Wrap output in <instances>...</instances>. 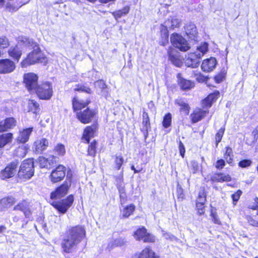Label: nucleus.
Segmentation results:
<instances>
[{
  "label": "nucleus",
  "mask_w": 258,
  "mask_h": 258,
  "mask_svg": "<svg viewBox=\"0 0 258 258\" xmlns=\"http://www.w3.org/2000/svg\"><path fill=\"white\" fill-rule=\"evenodd\" d=\"M181 24V20L176 18H172L171 20L168 19L165 22L164 27H169L172 29L179 27ZM163 26V25H162Z\"/></svg>",
  "instance_id": "33"
},
{
  "label": "nucleus",
  "mask_w": 258,
  "mask_h": 258,
  "mask_svg": "<svg viewBox=\"0 0 258 258\" xmlns=\"http://www.w3.org/2000/svg\"><path fill=\"white\" fill-rule=\"evenodd\" d=\"M134 236L136 240H143L145 242H154L155 241L154 236L147 233L146 229L144 227L137 230L134 233Z\"/></svg>",
  "instance_id": "12"
},
{
  "label": "nucleus",
  "mask_w": 258,
  "mask_h": 258,
  "mask_svg": "<svg viewBox=\"0 0 258 258\" xmlns=\"http://www.w3.org/2000/svg\"><path fill=\"white\" fill-rule=\"evenodd\" d=\"M126 242V241L124 238L121 237H118L116 239H114V245L116 246H121L123 245Z\"/></svg>",
  "instance_id": "53"
},
{
  "label": "nucleus",
  "mask_w": 258,
  "mask_h": 258,
  "mask_svg": "<svg viewBox=\"0 0 258 258\" xmlns=\"http://www.w3.org/2000/svg\"><path fill=\"white\" fill-rule=\"evenodd\" d=\"M49 144L48 141L45 138H41L34 142L35 150L37 153H41L45 150Z\"/></svg>",
  "instance_id": "22"
},
{
  "label": "nucleus",
  "mask_w": 258,
  "mask_h": 258,
  "mask_svg": "<svg viewBox=\"0 0 258 258\" xmlns=\"http://www.w3.org/2000/svg\"><path fill=\"white\" fill-rule=\"evenodd\" d=\"M115 247H116V246L114 245V239L110 240L107 245V249L110 251Z\"/></svg>",
  "instance_id": "64"
},
{
  "label": "nucleus",
  "mask_w": 258,
  "mask_h": 258,
  "mask_svg": "<svg viewBox=\"0 0 258 258\" xmlns=\"http://www.w3.org/2000/svg\"><path fill=\"white\" fill-rule=\"evenodd\" d=\"M96 142L94 141L89 146L88 152V154L90 156H94L96 154Z\"/></svg>",
  "instance_id": "48"
},
{
  "label": "nucleus",
  "mask_w": 258,
  "mask_h": 258,
  "mask_svg": "<svg viewBox=\"0 0 258 258\" xmlns=\"http://www.w3.org/2000/svg\"><path fill=\"white\" fill-rule=\"evenodd\" d=\"M217 64V60L214 57H210L203 60L201 68L205 72H210L212 71Z\"/></svg>",
  "instance_id": "18"
},
{
  "label": "nucleus",
  "mask_w": 258,
  "mask_h": 258,
  "mask_svg": "<svg viewBox=\"0 0 258 258\" xmlns=\"http://www.w3.org/2000/svg\"><path fill=\"white\" fill-rule=\"evenodd\" d=\"M47 159L48 161V165L49 166L53 165L55 163L57 158L54 156H50Z\"/></svg>",
  "instance_id": "60"
},
{
  "label": "nucleus",
  "mask_w": 258,
  "mask_h": 258,
  "mask_svg": "<svg viewBox=\"0 0 258 258\" xmlns=\"http://www.w3.org/2000/svg\"><path fill=\"white\" fill-rule=\"evenodd\" d=\"M175 104L180 107V111L184 112L185 114L189 113V107L187 102L184 99L179 98H177L175 101Z\"/></svg>",
  "instance_id": "31"
},
{
  "label": "nucleus",
  "mask_w": 258,
  "mask_h": 258,
  "mask_svg": "<svg viewBox=\"0 0 258 258\" xmlns=\"http://www.w3.org/2000/svg\"><path fill=\"white\" fill-rule=\"evenodd\" d=\"M169 60L173 64L177 67H180L183 63L182 59L179 53L174 49L168 51Z\"/></svg>",
  "instance_id": "16"
},
{
  "label": "nucleus",
  "mask_w": 258,
  "mask_h": 258,
  "mask_svg": "<svg viewBox=\"0 0 258 258\" xmlns=\"http://www.w3.org/2000/svg\"><path fill=\"white\" fill-rule=\"evenodd\" d=\"M219 95L220 93L218 91L209 94L206 98L203 100L202 106L204 108L210 107L212 103L218 98Z\"/></svg>",
  "instance_id": "20"
},
{
  "label": "nucleus",
  "mask_w": 258,
  "mask_h": 258,
  "mask_svg": "<svg viewBox=\"0 0 258 258\" xmlns=\"http://www.w3.org/2000/svg\"><path fill=\"white\" fill-rule=\"evenodd\" d=\"M71 185V181H65L62 185L51 192L50 198L51 199H60L64 197L68 192L69 186Z\"/></svg>",
  "instance_id": "13"
},
{
  "label": "nucleus",
  "mask_w": 258,
  "mask_h": 258,
  "mask_svg": "<svg viewBox=\"0 0 258 258\" xmlns=\"http://www.w3.org/2000/svg\"><path fill=\"white\" fill-rule=\"evenodd\" d=\"M201 58L200 54L195 52L190 53L185 59V63L188 67L196 68L199 66Z\"/></svg>",
  "instance_id": "14"
},
{
  "label": "nucleus",
  "mask_w": 258,
  "mask_h": 258,
  "mask_svg": "<svg viewBox=\"0 0 258 258\" xmlns=\"http://www.w3.org/2000/svg\"><path fill=\"white\" fill-rule=\"evenodd\" d=\"M95 114V111L93 109H90L89 108L85 109L82 112V123L90 122L94 118Z\"/></svg>",
  "instance_id": "21"
},
{
  "label": "nucleus",
  "mask_w": 258,
  "mask_h": 258,
  "mask_svg": "<svg viewBox=\"0 0 258 258\" xmlns=\"http://www.w3.org/2000/svg\"><path fill=\"white\" fill-rule=\"evenodd\" d=\"M124 161V159L123 157L121 156H116L115 159V168L116 169H120L122 164H123Z\"/></svg>",
  "instance_id": "49"
},
{
  "label": "nucleus",
  "mask_w": 258,
  "mask_h": 258,
  "mask_svg": "<svg viewBox=\"0 0 258 258\" xmlns=\"http://www.w3.org/2000/svg\"><path fill=\"white\" fill-rule=\"evenodd\" d=\"M81 227L76 226L71 228L68 232L67 235L63 239L61 246L63 251L70 252L72 248L80 242Z\"/></svg>",
  "instance_id": "1"
},
{
  "label": "nucleus",
  "mask_w": 258,
  "mask_h": 258,
  "mask_svg": "<svg viewBox=\"0 0 258 258\" xmlns=\"http://www.w3.org/2000/svg\"><path fill=\"white\" fill-rule=\"evenodd\" d=\"M163 236L166 239H170V240H177L178 239L175 237L174 235L171 234L170 233L165 232L163 231Z\"/></svg>",
  "instance_id": "55"
},
{
  "label": "nucleus",
  "mask_w": 258,
  "mask_h": 258,
  "mask_svg": "<svg viewBox=\"0 0 258 258\" xmlns=\"http://www.w3.org/2000/svg\"><path fill=\"white\" fill-rule=\"evenodd\" d=\"M66 167L59 165L53 169L50 175L49 178L51 182L56 183L62 180L66 175Z\"/></svg>",
  "instance_id": "9"
},
{
  "label": "nucleus",
  "mask_w": 258,
  "mask_h": 258,
  "mask_svg": "<svg viewBox=\"0 0 258 258\" xmlns=\"http://www.w3.org/2000/svg\"><path fill=\"white\" fill-rule=\"evenodd\" d=\"M177 194L178 199L182 200L183 199L184 195L183 193V190L181 187H178L177 189Z\"/></svg>",
  "instance_id": "63"
},
{
  "label": "nucleus",
  "mask_w": 258,
  "mask_h": 258,
  "mask_svg": "<svg viewBox=\"0 0 258 258\" xmlns=\"http://www.w3.org/2000/svg\"><path fill=\"white\" fill-rule=\"evenodd\" d=\"M4 121L8 130L13 128L16 125V121L13 117L7 118L4 120Z\"/></svg>",
  "instance_id": "45"
},
{
  "label": "nucleus",
  "mask_w": 258,
  "mask_h": 258,
  "mask_svg": "<svg viewBox=\"0 0 258 258\" xmlns=\"http://www.w3.org/2000/svg\"><path fill=\"white\" fill-rule=\"evenodd\" d=\"M16 201L13 197L10 196L3 198L0 200V208L4 210L11 207Z\"/></svg>",
  "instance_id": "24"
},
{
  "label": "nucleus",
  "mask_w": 258,
  "mask_h": 258,
  "mask_svg": "<svg viewBox=\"0 0 258 258\" xmlns=\"http://www.w3.org/2000/svg\"><path fill=\"white\" fill-rule=\"evenodd\" d=\"M34 45H36V42L33 39L26 37H21L15 46L10 47L8 51L9 54L18 61L22 55L23 47L33 46Z\"/></svg>",
  "instance_id": "3"
},
{
  "label": "nucleus",
  "mask_w": 258,
  "mask_h": 258,
  "mask_svg": "<svg viewBox=\"0 0 258 258\" xmlns=\"http://www.w3.org/2000/svg\"><path fill=\"white\" fill-rule=\"evenodd\" d=\"M27 47H32L34 50L29 53L26 59L21 62L22 67H26L27 66L34 64L36 63H47V58L41 52L39 46L36 43V45L28 46Z\"/></svg>",
  "instance_id": "2"
},
{
  "label": "nucleus",
  "mask_w": 258,
  "mask_h": 258,
  "mask_svg": "<svg viewBox=\"0 0 258 258\" xmlns=\"http://www.w3.org/2000/svg\"><path fill=\"white\" fill-rule=\"evenodd\" d=\"M95 87L97 90H100L102 96H107L108 94V88L105 82L100 80L95 82Z\"/></svg>",
  "instance_id": "28"
},
{
  "label": "nucleus",
  "mask_w": 258,
  "mask_h": 258,
  "mask_svg": "<svg viewBox=\"0 0 258 258\" xmlns=\"http://www.w3.org/2000/svg\"><path fill=\"white\" fill-rule=\"evenodd\" d=\"M29 1L30 0H17L16 2V4L13 5L14 6L10 5L9 7L10 11L12 12L16 11L23 5L27 4ZM5 3V0H0V7L3 6Z\"/></svg>",
  "instance_id": "29"
},
{
  "label": "nucleus",
  "mask_w": 258,
  "mask_h": 258,
  "mask_svg": "<svg viewBox=\"0 0 258 258\" xmlns=\"http://www.w3.org/2000/svg\"><path fill=\"white\" fill-rule=\"evenodd\" d=\"M142 124L144 126L145 130L147 132L148 128L150 127L149 119H143Z\"/></svg>",
  "instance_id": "62"
},
{
  "label": "nucleus",
  "mask_w": 258,
  "mask_h": 258,
  "mask_svg": "<svg viewBox=\"0 0 258 258\" xmlns=\"http://www.w3.org/2000/svg\"><path fill=\"white\" fill-rule=\"evenodd\" d=\"M170 41L174 47L179 49L181 51H186L190 48L186 39L177 33H173L171 35Z\"/></svg>",
  "instance_id": "6"
},
{
  "label": "nucleus",
  "mask_w": 258,
  "mask_h": 258,
  "mask_svg": "<svg viewBox=\"0 0 258 258\" xmlns=\"http://www.w3.org/2000/svg\"><path fill=\"white\" fill-rule=\"evenodd\" d=\"M205 204H201L196 203V208L198 214L202 215L205 213Z\"/></svg>",
  "instance_id": "54"
},
{
  "label": "nucleus",
  "mask_w": 258,
  "mask_h": 258,
  "mask_svg": "<svg viewBox=\"0 0 258 258\" xmlns=\"http://www.w3.org/2000/svg\"><path fill=\"white\" fill-rule=\"evenodd\" d=\"M16 69L15 63L10 59H0V74H8L14 71Z\"/></svg>",
  "instance_id": "11"
},
{
  "label": "nucleus",
  "mask_w": 258,
  "mask_h": 258,
  "mask_svg": "<svg viewBox=\"0 0 258 258\" xmlns=\"http://www.w3.org/2000/svg\"><path fill=\"white\" fill-rule=\"evenodd\" d=\"M28 111L37 114L39 111V104L34 100H29L28 104Z\"/></svg>",
  "instance_id": "38"
},
{
  "label": "nucleus",
  "mask_w": 258,
  "mask_h": 258,
  "mask_svg": "<svg viewBox=\"0 0 258 258\" xmlns=\"http://www.w3.org/2000/svg\"><path fill=\"white\" fill-rule=\"evenodd\" d=\"M233 152L231 148L227 147L226 148V151L224 154V158L226 159L227 162L232 165L233 162Z\"/></svg>",
  "instance_id": "40"
},
{
  "label": "nucleus",
  "mask_w": 258,
  "mask_h": 258,
  "mask_svg": "<svg viewBox=\"0 0 258 258\" xmlns=\"http://www.w3.org/2000/svg\"><path fill=\"white\" fill-rule=\"evenodd\" d=\"M9 45L8 39L5 37H0V48H5Z\"/></svg>",
  "instance_id": "50"
},
{
  "label": "nucleus",
  "mask_w": 258,
  "mask_h": 258,
  "mask_svg": "<svg viewBox=\"0 0 258 258\" xmlns=\"http://www.w3.org/2000/svg\"><path fill=\"white\" fill-rule=\"evenodd\" d=\"M211 179L213 181L222 182L231 181V177L229 174L217 173L212 177Z\"/></svg>",
  "instance_id": "32"
},
{
  "label": "nucleus",
  "mask_w": 258,
  "mask_h": 258,
  "mask_svg": "<svg viewBox=\"0 0 258 258\" xmlns=\"http://www.w3.org/2000/svg\"><path fill=\"white\" fill-rule=\"evenodd\" d=\"M251 161L250 160L245 159L240 161L238 165L239 166L242 167V168H246L247 167L251 164Z\"/></svg>",
  "instance_id": "52"
},
{
  "label": "nucleus",
  "mask_w": 258,
  "mask_h": 258,
  "mask_svg": "<svg viewBox=\"0 0 258 258\" xmlns=\"http://www.w3.org/2000/svg\"><path fill=\"white\" fill-rule=\"evenodd\" d=\"M207 112V111L203 110L201 109L195 110L190 115L192 121L194 123L198 122L205 116Z\"/></svg>",
  "instance_id": "26"
},
{
  "label": "nucleus",
  "mask_w": 258,
  "mask_h": 258,
  "mask_svg": "<svg viewBox=\"0 0 258 258\" xmlns=\"http://www.w3.org/2000/svg\"><path fill=\"white\" fill-rule=\"evenodd\" d=\"M38 97L43 100H49L53 94L52 84L49 82H45L39 85L35 90Z\"/></svg>",
  "instance_id": "5"
},
{
  "label": "nucleus",
  "mask_w": 258,
  "mask_h": 258,
  "mask_svg": "<svg viewBox=\"0 0 258 258\" xmlns=\"http://www.w3.org/2000/svg\"><path fill=\"white\" fill-rule=\"evenodd\" d=\"M24 81L28 91L31 93L34 92L38 86L37 76L33 73L26 74L24 76Z\"/></svg>",
  "instance_id": "7"
},
{
  "label": "nucleus",
  "mask_w": 258,
  "mask_h": 258,
  "mask_svg": "<svg viewBox=\"0 0 258 258\" xmlns=\"http://www.w3.org/2000/svg\"><path fill=\"white\" fill-rule=\"evenodd\" d=\"M211 216L212 217V220L214 223L217 224H221V221L218 217L216 213H214L212 211Z\"/></svg>",
  "instance_id": "57"
},
{
  "label": "nucleus",
  "mask_w": 258,
  "mask_h": 258,
  "mask_svg": "<svg viewBox=\"0 0 258 258\" xmlns=\"http://www.w3.org/2000/svg\"><path fill=\"white\" fill-rule=\"evenodd\" d=\"M177 77L179 85L182 90H188L193 87L192 83L190 81L185 80L181 77L180 74H178Z\"/></svg>",
  "instance_id": "27"
},
{
  "label": "nucleus",
  "mask_w": 258,
  "mask_h": 258,
  "mask_svg": "<svg viewBox=\"0 0 258 258\" xmlns=\"http://www.w3.org/2000/svg\"><path fill=\"white\" fill-rule=\"evenodd\" d=\"M184 29L186 35L189 39L195 41L197 40L198 31L197 27L194 23L191 22L186 23Z\"/></svg>",
  "instance_id": "17"
},
{
  "label": "nucleus",
  "mask_w": 258,
  "mask_h": 258,
  "mask_svg": "<svg viewBox=\"0 0 258 258\" xmlns=\"http://www.w3.org/2000/svg\"><path fill=\"white\" fill-rule=\"evenodd\" d=\"M74 201V197L70 195L66 200H63L61 202H53L51 204L57 209L59 212L64 214L67 212L68 209L71 207Z\"/></svg>",
  "instance_id": "8"
},
{
  "label": "nucleus",
  "mask_w": 258,
  "mask_h": 258,
  "mask_svg": "<svg viewBox=\"0 0 258 258\" xmlns=\"http://www.w3.org/2000/svg\"><path fill=\"white\" fill-rule=\"evenodd\" d=\"M34 174V162L32 159L24 160L21 164L18 172L20 178L30 179Z\"/></svg>",
  "instance_id": "4"
},
{
  "label": "nucleus",
  "mask_w": 258,
  "mask_h": 258,
  "mask_svg": "<svg viewBox=\"0 0 258 258\" xmlns=\"http://www.w3.org/2000/svg\"><path fill=\"white\" fill-rule=\"evenodd\" d=\"M206 201V195L204 189H201L197 199V203L205 204Z\"/></svg>",
  "instance_id": "42"
},
{
  "label": "nucleus",
  "mask_w": 258,
  "mask_h": 258,
  "mask_svg": "<svg viewBox=\"0 0 258 258\" xmlns=\"http://www.w3.org/2000/svg\"><path fill=\"white\" fill-rule=\"evenodd\" d=\"M161 32L162 38L160 41L161 45L165 46L168 43V32L166 27L161 26Z\"/></svg>",
  "instance_id": "34"
},
{
  "label": "nucleus",
  "mask_w": 258,
  "mask_h": 258,
  "mask_svg": "<svg viewBox=\"0 0 258 258\" xmlns=\"http://www.w3.org/2000/svg\"><path fill=\"white\" fill-rule=\"evenodd\" d=\"M171 114L170 113L166 114L163 118V126L165 128H167L171 125Z\"/></svg>",
  "instance_id": "44"
},
{
  "label": "nucleus",
  "mask_w": 258,
  "mask_h": 258,
  "mask_svg": "<svg viewBox=\"0 0 258 258\" xmlns=\"http://www.w3.org/2000/svg\"><path fill=\"white\" fill-rule=\"evenodd\" d=\"M97 128V124L96 123H93L91 125L87 126L84 130L82 139L85 140L86 141V143H88L90 139L94 137Z\"/></svg>",
  "instance_id": "15"
},
{
  "label": "nucleus",
  "mask_w": 258,
  "mask_h": 258,
  "mask_svg": "<svg viewBox=\"0 0 258 258\" xmlns=\"http://www.w3.org/2000/svg\"><path fill=\"white\" fill-rule=\"evenodd\" d=\"M135 210V206L133 204H131L126 206L121 211V214L123 218H128L131 215Z\"/></svg>",
  "instance_id": "37"
},
{
  "label": "nucleus",
  "mask_w": 258,
  "mask_h": 258,
  "mask_svg": "<svg viewBox=\"0 0 258 258\" xmlns=\"http://www.w3.org/2000/svg\"><path fill=\"white\" fill-rule=\"evenodd\" d=\"M33 131V127H29L23 130L20 132L19 135L18 137L17 140L22 143L27 142L29 140V136Z\"/></svg>",
  "instance_id": "23"
},
{
  "label": "nucleus",
  "mask_w": 258,
  "mask_h": 258,
  "mask_svg": "<svg viewBox=\"0 0 258 258\" xmlns=\"http://www.w3.org/2000/svg\"><path fill=\"white\" fill-rule=\"evenodd\" d=\"M14 210H19L23 212L26 218H29L31 215L29 204L26 201H23L19 203L14 208Z\"/></svg>",
  "instance_id": "19"
},
{
  "label": "nucleus",
  "mask_w": 258,
  "mask_h": 258,
  "mask_svg": "<svg viewBox=\"0 0 258 258\" xmlns=\"http://www.w3.org/2000/svg\"><path fill=\"white\" fill-rule=\"evenodd\" d=\"M178 148L180 155L182 156V157H183L184 156L185 150L184 145L181 141H179V142Z\"/></svg>",
  "instance_id": "59"
},
{
  "label": "nucleus",
  "mask_w": 258,
  "mask_h": 258,
  "mask_svg": "<svg viewBox=\"0 0 258 258\" xmlns=\"http://www.w3.org/2000/svg\"><path fill=\"white\" fill-rule=\"evenodd\" d=\"M191 170L194 173H196L199 169V164L196 161H192L190 163Z\"/></svg>",
  "instance_id": "58"
},
{
  "label": "nucleus",
  "mask_w": 258,
  "mask_h": 258,
  "mask_svg": "<svg viewBox=\"0 0 258 258\" xmlns=\"http://www.w3.org/2000/svg\"><path fill=\"white\" fill-rule=\"evenodd\" d=\"M72 105L74 111L76 113L77 117L81 120V102L78 96H75L72 99Z\"/></svg>",
  "instance_id": "25"
},
{
  "label": "nucleus",
  "mask_w": 258,
  "mask_h": 258,
  "mask_svg": "<svg viewBox=\"0 0 258 258\" xmlns=\"http://www.w3.org/2000/svg\"><path fill=\"white\" fill-rule=\"evenodd\" d=\"M129 10L130 9L128 7H125L122 10L113 12L112 15L114 16L115 19L120 18L123 15L127 14L129 12Z\"/></svg>",
  "instance_id": "41"
},
{
  "label": "nucleus",
  "mask_w": 258,
  "mask_h": 258,
  "mask_svg": "<svg viewBox=\"0 0 258 258\" xmlns=\"http://www.w3.org/2000/svg\"><path fill=\"white\" fill-rule=\"evenodd\" d=\"M48 159L44 157H39L38 159V162L41 168H48Z\"/></svg>",
  "instance_id": "47"
},
{
  "label": "nucleus",
  "mask_w": 258,
  "mask_h": 258,
  "mask_svg": "<svg viewBox=\"0 0 258 258\" xmlns=\"http://www.w3.org/2000/svg\"><path fill=\"white\" fill-rule=\"evenodd\" d=\"M18 163L17 161H14L9 164L6 168L1 172V178L3 179H5L14 176L16 172Z\"/></svg>",
  "instance_id": "10"
},
{
  "label": "nucleus",
  "mask_w": 258,
  "mask_h": 258,
  "mask_svg": "<svg viewBox=\"0 0 258 258\" xmlns=\"http://www.w3.org/2000/svg\"><path fill=\"white\" fill-rule=\"evenodd\" d=\"M13 138L12 133L4 134L0 136V148L11 142Z\"/></svg>",
  "instance_id": "35"
},
{
  "label": "nucleus",
  "mask_w": 258,
  "mask_h": 258,
  "mask_svg": "<svg viewBox=\"0 0 258 258\" xmlns=\"http://www.w3.org/2000/svg\"><path fill=\"white\" fill-rule=\"evenodd\" d=\"M138 258H159V256L151 248L146 247L139 253Z\"/></svg>",
  "instance_id": "30"
},
{
  "label": "nucleus",
  "mask_w": 258,
  "mask_h": 258,
  "mask_svg": "<svg viewBox=\"0 0 258 258\" xmlns=\"http://www.w3.org/2000/svg\"><path fill=\"white\" fill-rule=\"evenodd\" d=\"M241 194L242 191L240 190H238L236 192L232 195L231 197L233 200V203L234 205H236V202L239 199Z\"/></svg>",
  "instance_id": "51"
},
{
  "label": "nucleus",
  "mask_w": 258,
  "mask_h": 258,
  "mask_svg": "<svg viewBox=\"0 0 258 258\" xmlns=\"http://www.w3.org/2000/svg\"><path fill=\"white\" fill-rule=\"evenodd\" d=\"M225 131V128L221 127L219 129L218 132L217 133L215 136V140H216V144L217 146L219 143H220L222 140L223 137L224 133Z\"/></svg>",
  "instance_id": "46"
},
{
  "label": "nucleus",
  "mask_w": 258,
  "mask_h": 258,
  "mask_svg": "<svg viewBox=\"0 0 258 258\" xmlns=\"http://www.w3.org/2000/svg\"><path fill=\"white\" fill-rule=\"evenodd\" d=\"M8 130L4 120L0 121V133L7 131Z\"/></svg>",
  "instance_id": "61"
},
{
  "label": "nucleus",
  "mask_w": 258,
  "mask_h": 258,
  "mask_svg": "<svg viewBox=\"0 0 258 258\" xmlns=\"http://www.w3.org/2000/svg\"><path fill=\"white\" fill-rule=\"evenodd\" d=\"M208 51V44L207 42H203L200 45L197 46V50L194 52L197 54H200V57L206 54Z\"/></svg>",
  "instance_id": "36"
},
{
  "label": "nucleus",
  "mask_w": 258,
  "mask_h": 258,
  "mask_svg": "<svg viewBox=\"0 0 258 258\" xmlns=\"http://www.w3.org/2000/svg\"><path fill=\"white\" fill-rule=\"evenodd\" d=\"M225 165V162L223 159H220L217 161L215 164V167L217 169H222Z\"/></svg>",
  "instance_id": "56"
},
{
  "label": "nucleus",
  "mask_w": 258,
  "mask_h": 258,
  "mask_svg": "<svg viewBox=\"0 0 258 258\" xmlns=\"http://www.w3.org/2000/svg\"><path fill=\"white\" fill-rule=\"evenodd\" d=\"M28 148L26 145H22L15 150L14 154L20 157H24L27 154Z\"/></svg>",
  "instance_id": "39"
},
{
  "label": "nucleus",
  "mask_w": 258,
  "mask_h": 258,
  "mask_svg": "<svg viewBox=\"0 0 258 258\" xmlns=\"http://www.w3.org/2000/svg\"><path fill=\"white\" fill-rule=\"evenodd\" d=\"M55 153L59 156H63L66 153L64 146L60 143L57 144L54 147Z\"/></svg>",
  "instance_id": "43"
}]
</instances>
